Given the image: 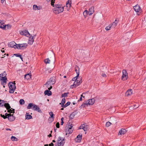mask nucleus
I'll list each match as a JSON object with an SVG mask.
<instances>
[{
  "label": "nucleus",
  "instance_id": "nucleus-14",
  "mask_svg": "<svg viewBox=\"0 0 146 146\" xmlns=\"http://www.w3.org/2000/svg\"><path fill=\"white\" fill-rule=\"evenodd\" d=\"M49 114L50 115V117L48 119V120L50 121V122H52L54 120V114L52 111L49 112Z\"/></svg>",
  "mask_w": 146,
  "mask_h": 146
},
{
  "label": "nucleus",
  "instance_id": "nucleus-46",
  "mask_svg": "<svg viewBox=\"0 0 146 146\" xmlns=\"http://www.w3.org/2000/svg\"><path fill=\"white\" fill-rule=\"evenodd\" d=\"M14 55H15V56H16L17 57H21V56L22 55H20V54H14Z\"/></svg>",
  "mask_w": 146,
  "mask_h": 146
},
{
  "label": "nucleus",
  "instance_id": "nucleus-58",
  "mask_svg": "<svg viewBox=\"0 0 146 146\" xmlns=\"http://www.w3.org/2000/svg\"><path fill=\"white\" fill-rule=\"evenodd\" d=\"M62 108H65V107H66V106H65V105H64V104H62Z\"/></svg>",
  "mask_w": 146,
  "mask_h": 146
},
{
  "label": "nucleus",
  "instance_id": "nucleus-34",
  "mask_svg": "<svg viewBox=\"0 0 146 146\" xmlns=\"http://www.w3.org/2000/svg\"><path fill=\"white\" fill-rule=\"evenodd\" d=\"M11 139L13 141H16L18 140L17 139L16 137L13 136L11 137Z\"/></svg>",
  "mask_w": 146,
  "mask_h": 146
},
{
  "label": "nucleus",
  "instance_id": "nucleus-63",
  "mask_svg": "<svg viewBox=\"0 0 146 146\" xmlns=\"http://www.w3.org/2000/svg\"><path fill=\"white\" fill-rule=\"evenodd\" d=\"M3 74H4V76H5V75H6V73L5 72H4L3 73Z\"/></svg>",
  "mask_w": 146,
  "mask_h": 146
},
{
  "label": "nucleus",
  "instance_id": "nucleus-47",
  "mask_svg": "<svg viewBox=\"0 0 146 146\" xmlns=\"http://www.w3.org/2000/svg\"><path fill=\"white\" fill-rule=\"evenodd\" d=\"M74 116V115H73L71 114L69 116V118L70 119H72L73 118Z\"/></svg>",
  "mask_w": 146,
  "mask_h": 146
},
{
  "label": "nucleus",
  "instance_id": "nucleus-30",
  "mask_svg": "<svg viewBox=\"0 0 146 146\" xmlns=\"http://www.w3.org/2000/svg\"><path fill=\"white\" fill-rule=\"evenodd\" d=\"M50 60L48 58H46L44 60V62L45 63L47 64H49L50 63Z\"/></svg>",
  "mask_w": 146,
  "mask_h": 146
},
{
  "label": "nucleus",
  "instance_id": "nucleus-57",
  "mask_svg": "<svg viewBox=\"0 0 146 146\" xmlns=\"http://www.w3.org/2000/svg\"><path fill=\"white\" fill-rule=\"evenodd\" d=\"M4 76V75L3 74H0V77L1 78L2 77H3Z\"/></svg>",
  "mask_w": 146,
  "mask_h": 146
},
{
  "label": "nucleus",
  "instance_id": "nucleus-20",
  "mask_svg": "<svg viewBox=\"0 0 146 146\" xmlns=\"http://www.w3.org/2000/svg\"><path fill=\"white\" fill-rule=\"evenodd\" d=\"M1 79L3 81L2 83V84L3 85L5 84L6 83V81L7 80V78L6 77V76H4L3 77H2Z\"/></svg>",
  "mask_w": 146,
  "mask_h": 146
},
{
  "label": "nucleus",
  "instance_id": "nucleus-38",
  "mask_svg": "<svg viewBox=\"0 0 146 146\" xmlns=\"http://www.w3.org/2000/svg\"><path fill=\"white\" fill-rule=\"evenodd\" d=\"M55 3V0H51V5L53 7H54V3Z\"/></svg>",
  "mask_w": 146,
  "mask_h": 146
},
{
  "label": "nucleus",
  "instance_id": "nucleus-45",
  "mask_svg": "<svg viewBox=\"0 0 146 146\" xmlns=\"http://www.w3.org/2000/svg\"><path fill=\"white\" fill-rule=\"evenodd\" d=\"M12 108H11V109H9L8 110H8V112H9V113H12Z\"/></svg>",
  "mask_w": 146,
  "mask_h": 146
},
{
  "label": "nucleus",
  "instance_id": "nucleus-53",
  "mask_svg": "<svg viewBox=\"0 0 146 146\" xmlns=\"http://www.w3.org/2000/svg\"><path fill=\"white\" fill-rule=\"evenodd\" d=\"M88 11H87V10H86L84 12V14L86 13V14H87L88 13Z\"/></svg>",
  "mask_w": 146,
  "mask_h": 146
},
{
  "label": "nucleus",
  "instance_id": "nucleus-44",
  "mask_svg": "<svg viewBox=\"0 0 146 146\" xmlns=\"http://www.w3.org/2000/svg\"><path fill=\"white\" fill-rule=\"evenodd\" d=\"M78 77H76V76L75 77H74L72 79V80L73 81H76V80H77V79H78Z\"/></svg>",
  "mask_w": 146,
  "mask_h": 146
},
{
  "label": "nucleus",
  "instance_id": "nucleus-31",
  "mask_svg": "<svg viewBox=\"0 0 146 146\" xmlns=\"http://www.w3.org/2000/svg\"><path fill=\"white\" fill-rule=\"evenodd\" d=\"M26 119H29L32 118V116L29 114L25 116Z\"/></svg>",
  "mask_w": 146,
  "mask_h": 146
},
{
  "label": "nucleus",
  "instance_id": "nucleus-17",
  "mask_svg": "<svg viewBox=\"0 0 146 146\" xmlns=\"http://www.w3.org/2000/svg\"><path fill=\"white\" fill-rule=\"evenodd\" d=\"M34 108H32V109H33L34 110H36V111H37L41 113V111L40 110V109L39 107H38L37 106H36V105H34Z\"/></svg>",
  "mask_w": 146,
  "mask_h": 146
},
{
  "label": "nucleus",
  "instance_id": "nucleus-32",
  "mask_svg": "<svg viewBox=\"0 0 146 146\" xmlns=\"http://www.w3.org/2000/svg\"><path fill=\"white\" fill-rule=\"evenodd\" d=\"M15 44H16L15 42H11L9 44V46L11 47H13Z\"/></svg>",
  "mask_w": 146,
  "mask_h": 146
},
{
  "label": "nucleus",
  "instance_id": "nucleus-51",
  "mask_svg": "<svg viewBox=\"0 0 146 146\" xmlns=\"http://www.w3.org/2000/svg\"><path fill=\"white\" fill-rule=\"evenodd\" d=\"M6 26L7 27L8 29H10L11 27V25H6Z\"/></svg>",
  "mask_w": 146,
  "mask_h": 146
},
{
  "label": "nucleus",
  "instance_id": "nucleus-10",
  "mask_svg": "<svg viewBox=\"0 0 146 146\" xmlns=\"http://www.w3.org/2000/svg\"><path fill=\"white\" fill-rule=\"evenodd\" d=\"M82 135L81 134H79L77 136L75 139V141L76 142H80L82 139Z\"/></svg>",
  "mask_w": 146,
  "mask_h": 146
},
{
  "label": "nucleus",
  "instance_id": "nucleus-7",
  "mask_svg": "<svg viewBox=\"0 0 146 146\" xmlns=\"http://www.w3.org/2000/svg\"><path fill=\"white\" fill-rule=\"evenodd\" d=\"M58 139L57 142L58 143V145H59L60 146H63L65 143V139H62L60 137H58Z\"/></svg>",
  "mask_w": 146,
  "mask_h": 146
},
{
  "label": "nucleus",
  "instance_id": "nucleus-35",
  "mask_svg": "<svg viewBox=\"0 0 146 146\" xmlns=\"http://www.w3.org/2000/svg\"><path fill=\"white\" fill-rule=\"evenodd\" d=\"M76 82H77V83H78V85H79L80 84H81L82 82V80L81 79V78H80V80H79L77 79L76 80Z\"/></svg>",
  "mask_w": 146,
  "mask_h": 146
},
{
  "label": "nucleus",
  "instance_id": "nucleus-6",
  "mask_svg": "<svg viewBox=\"0 0 146 146\" xmlns=\"http://www.w3.org/2000/svg\"><path fill=\"white\" fill-rule=\"evenodd\" d=\"M88 128V126L86 124H82L80 127L79 129H83L84 131H86Z\"/></svg>",
  "mask_w": 146,
  "mask_h": 146
},
{
  "label": "nucleus",
  "instance_id": "nucleus-24",
  "mask_svg": "<svg viewBox=\"0 0 146 146\" xmlns=\"http://www.w3.org/2000/svg\"><path fill=\"white\" fill-rule=\"evenodd\" d=\"M56 80L54 77H52L50 78L48 81L50 83H52V84H54L56 82Z\"/></svg>",
  "mask_w": 146,
  "mask_h": 146
},
{
  "label": "nucleus",
  "instance_id": "nucleus-1",
  "mask_svg": "<svg viewBox=\"0 0 146 146\" xmlns=\"http://www.w3.org/2000/svg\"><path fill=\"white\" fill-rule=\"evenodd\" d=\"M53 9V11L55 14H58L64 11V7L60 4H55Z\"/></svg>",
  "mask_w": 146,
  "mask_h": 146
},
{
  "label": "nucleus",
  "instance_id": "nucleus-60",
  "mask_svg": "<svg viewBox=\"0 0 146 146\" xmlns=\"http://www.w3.org/2000/svg\"><path fill=\"white\" fill-rule=\"evenodd\" d=\"M82 100V98L80 97L79 100H78V101H81Z\"/></svg>",
  "mask_w": 146,
  "mask_h": 146
},
{
  "label": "nucleus",
  "instance_id": "nucleus-9",
  "mask_svg": "<svg viewBox=\"0 0 146 146\" xmlns=\"http://www.w3.org/2000/svg\"><path fill=\"white\" fill-rule=\"evenodd\" d=\"M20 34L23 35H25L29 37L30 36V34L28 31L26 30H24L20 32Z\"/></svg>",
  "mask_w": 146,
  "mask_h": 146
},
{
  "label": "nucleus",
  "instance_id": "nucleus-55",
  "mask_svg": "<svg viewBox=\"0 0 146 146\" xmlns=\"http://www.w3.org/2000/svg\"><path fill=\"white\" fill-rule=\"evenodd\" d=\"M11 114L10 113H6L5 114V116H7V117H8L9 116V115L10 114Z\"/></svg>",
  "mask_w": 146,
  "mask_h": 146
},
{
  "label": "nucleus",
  "instance_id": "nucleus-42",
  "mask_svg": "<svg viewBox=\"0 0 146 146\" xmlns=\"http://www.w3.org/2000/svg\"><path fill=\"white\" fill-rule=\"evenodd\" d=\"M0 115L1 117H2L4 119H6L7 118V116H5L4 115H3L2 114H0Z\"/></svg>",
  "mask_w": 146,
  "mask_h": 146
},
{
  "label": "nucleus",
  "instance_id": "nucleus-13",
  "mask_svg": "<svg viewBox=\"0 0 146 146\" xmlns=\"http://www.w3.org/2000/svg\"><path fill=\"white\" fill-rule=\"evenodd\" d=\"M133 8L134 10L136 12H138L141 10L140 7L138 5H136L133 7Z\"/></svg>",
  "mask_w": 146,
  "mask_h": 146
},
{
  "label": "nucleus",
  "instance_id": "nucleus-48",
  "mask_svg": "<svg viewBox=\"0 0 146 146\" xmlns=\"http://www.w3.org/2000/svg\"><path fill=\"white\" fill-rule=\"evenodd\" d=\"M13 48H15V49H16V48L18 49H19V47H18V46H17L15 44L14 45V46H13Z\"/></svg>",
  "mask_w": 146,
  "mask_h": 146
},
{
  "label": "nucleus",
  "instance_id": "nucleus-19",
  "mask_svg": "<svg viewBox=\"0 0 146 146\" xmlns=\"http://www.w3.org/2000/svg\"><path fill=\"white\" fill-rule=\"evenodd\" d=\"M94 7H92L90 8L88 13L89 15H91L94 12Z\"/></svg>",
  "mask_w": 146,
  "mask_h": 146
},
{
  "label": "nucleus",
  "instance_id": "nucleus-52",
  "mask_svg": "<svg viewBox=\"0 0 146 146\" xmlns=\"http://www.w3.org/2000/svg\"><path fill=\"white\" fill-rule=\"evenodd\" d=\"M78 83H77V82H76V81H75L74 83V85L75 86H78Z\"/></svg>",
  "mask_w": 146,
  "mask_h": 146
},
{
  "label": "nucleus",
  "instance_id": "nucleus-28",
  "mask_svg": "<svg viewBox=\"0 0 146 146\" xmlns=\"http://www.w3.org/2000/svg\"><path fill=\"white\" fill-rule=\"evenodd\" d=\"M31 74L29 73L25 75V78L27 79H29L31 78Z\"/></svg>",
  "mask_w": 146,
  "mask_h": 146
},
{
  "label": "nucleus",
  "instance_id": "nucleus-54",
  "mask_svg": "<svg viewBox=\"0 0 146 146\" xmlns=\"http://www.w3.org/2000/svg\"><path fill=\"white\" fill-rule=\"evenodd\" d=\"M102 77H106V75L105 74H102Z\"/></svg>",
  "mask_w": 146,
  "mask_h": 146
},
{
  "label": "nucleus",
  "instance_id": "nucleus-11",
  "mask_svg": "<svg viewBox=\"0 0 146 146\" xmlns=\"http://www.w3.org/2000/svg\"><path fill=\"white\" fill-rule=\"evenodd\" d=\"M18 47L20 49H23V48H26L27 46V43H25L21 44H19L18 45Z\"/></svg>",
  "mask_w": 146,
  "mask_h": 146
},
{
  "label": "nucleus",
  "instance_id": "nucleus-25",
  "mask_svg": "<svg viewBox=\"0 0 146 146\" xmlns=\"http://www.w3.org/2000/svg\"><path fill=\"white\" fill-rule=\"evenodd\" d=\"M118 21L117 19L115 20L114 22H113L111 24H110L111 25V27L113 26L114 28H115L117 26Z\"/></svg>",
  "mask_w": 146,
  "mask_h": 146
},
{
  "label": "nucleus",
  "instance_id": "nucleus-36",
  "mask_svg": "<svg viewBox=\"0 0 146 146\" xmlns=\"http://www.w3.org/2000/svg\"><path fill=\"white\" fill-rule=\"evenodd\" d=\"M20 104L21 105H23L24 104L25 102L23 99H21L19 101Z\"/></svg>",
  "mask_w": 146,
  "mask_h": 146
},
{
  "label": "nucleus",
  "instance_id": "nucleus-22",
  "mask_svg": "<svg viewBox=\"0 0 146 146\" xmlns=\"http://www.w3.org/2000/svg\"><path fill=\"white\" fill-rule=\"evenodd\" d=\"M75 70L77 74L76 77H78L79 75L80 68L78 66H77L75 68Z\"/></svg>",
  "mask_w": 146,
  "mask_h": 146
},
{
  "label": "nucleus",
  "instance_id": "nucleus-15",
  "mask_svg": "<svg viewBox=\"0 0 146 146\" xmlns=\"http://www.w3.org/2000/svg\"><path fill=\"white\" fill-rule=\"evenodd\" d=\"M133 94L132 90L129 89L125 93V96H129Z\"/></svg>",
  "mask_w": 146,
  "mask_h": 146
},
{
  "label": "nucleus",
  "instance_id": "nucleus-56",
  "mask_svg": "<svg viewBox=\"0 0 146 146\" xmlns=\"http://www.w3.org/2000/svg\"><path fill=\"white\" fill-rule=\"evenodd\" d=\"M49 146H53L54 144L52 143H51L49 145Z\"/></svg>",
  "mask_w": 146,
  "mask_h": 146
},
{
  "label": "nucleus",
  "instance_id": "nucleus-29",
  "mask_svg": "<svg viewBox=\"0 0 146 146\" xmlns=\"http://www.w3.org/2000/svg\"><path fill=\"white\" fill-rule=\"evenodd\" d=\"M3 106H4L6 108L7 110L10 109L11 108L9 104L7 103H4Z\"/></svg>",
  "mask_w": 146,
  "mask_h": 146
},
{
  "label": "nucleus",
  "instance_id": "nucleus-27",
  "mask_svg": "<svg viewBox=\"0 0 146 146\" xmlns=\"http://www.w3.org/2000/svg\"><path fill=\"white\" fill-rule=\"evenodd\" d=\"M44 94L45 95H47L48 96H50L52 95V92L49 90H46L44 91Z\"/></svg>",
  "mask_w": 146,
  "mask_h": 146
},
{
  "label": "nucleus",
  "instance_id": "nucleus-40",
  "mask_svg": "<svg viewBox=\"0 0 146 146\" xmlns=\"http://www.w3.org/2000/svg\"><path fill=\"white\" fill-rule=\"evenodd\" d=\"M111 27V25H109V26L106 27L105 28V29L107 31L110 30V28Z\"/></svg>",
  "mask_w": 146,
  "mask_h": 146
},
{
  "label": "nucleus",
  "instance_id": "nucleus-3",
  "mask_svg": "<svg viewBox=\"0 0 146 146\" xmlns=\"http://www.w3.org/2000/svg\"><path fill=\"white\" fill-rule=\"evenodd\" d=\"M15 83L14 82H10L8 84L10 90L9 92L10 93H13L14 90L16 88V86H15Z\"/></svg>",
  "mask_w": 146,
  "mask_h": 146
},
{
  "label": "nucleus",
  "instance_id": "nucleus-62",
  "mask_svg": "<svg viewBox=\"0 0 146 146\" xmlns=\"http://www.w3.org/2000/svg\"><path fill=\"white\" fill-rule=\"evenodd\" d=\"M74 84L73 85H71V86H70V88H73V86H74Z\"/></svg>",
  "mask_w": 146,
  "mask_h": 146
},
{
  "label": "nucleus",
  "instance_id": "nucleus-64",
  "mask_svg": "<svg viewBox=\"0 0 146 146\" xmlns=\"http://www.w3.org/2000/svg\"><path fill=\"white\" fill-rule=\"evenodd\" d=\"M56 146H60V145H58V143H57V144L56 145Z\"/></svg>",
  "mask_w": 146,
  "mask_h": 146
},
{
  "label": "nucleus",
  "instance_id": "nucleus-37",
  "mask_svg": "<svg viewBox=\"0 0 146 146\" xmlns=\"http://www.w3.org/2000/svg\"><path fill=\"white\" fill-rule=\"evenodd\" d=\"M111 124V123L110 122H107L106 124V126L108 127L110 126Z\"/></svg>",
  "mask_w": 146,
  "mask_h": 146
},
{
  "label": "nucleus",
  "instance_id": "nucleus-12",
  "mask_svg": "<svg viewBox=\"0 0 146 146\" xmlns=\"http://www.w3.org/2000/svg\"><path fill=\"white\" fill-rule=\"evenodd\" d=\"M8 120L10 121H14L15 118V117L13 116V114H10L8 117H7Z\"/></svg>",
  "mask_w": 146,
  "mask_h": 146
},
{
  "label": "nucleus",
  "instance_id": "nucleus-41",
  "mask_svg": "<svg viewBox=\"0 0 146 146\" xmlns=\"http://www.w3.org/2000/svg\"><path fill=\"white\" fill-rule=\"evenodd\" d=\"M65 102V99L64 98H63L62 99L61 103H60V104H64Z\"/></svg>",
  "mask_w": 146,
  "mask_h": 146
},
{
  "label": "nucleus",
  "instance_id": "nucleus-26",
  "mask_svg": "<svg viewBox=\"0 0 146 146\" xmlns=\"http://www.w3.org/2000/svg\"><path fill=\"white\" fill-rule=\"evenodd\" d=\"M35 105V104H34L32 103H30L27 106V108L28 109H31L32 108H34V105Z\"/></svg>",
  "mask_w": 146,
  "mask_h": 146
},
{
  "label": "nucleus",
  "instance_id": "nucleus-23",
  "mask_svg": "<svg viewBox=\"0 0 146 146\" xmlns=\"http://www.w3.org/2000/svg\"><path fill=\"white\" fill-rule=\"evenodd\" d=\"M71 1H70V0H68L67 2H66V7L68 8V10L70 8L71 6Z\"/></svg>",
  "mask_w": 146,
  "mask_h": 146
},
{
  "label": "nucleus",
  "instance_id": "nucleus-18",
  "mask_svg": "<svg viewBox=\"0 0 146 146\" xmlns=\"http://www.w3.org/2000/svg\"><path fill=\"white\" fill-rule=\"evenodd\" d=\"M29 41H28V44L31 45L32 44L33 42H34V40H33V36H29Z\"/></svg>",
  "mask_w": 146,
  "mask_h": 146
},
{
  "label": "nucleus",
  "instance_id": "nucleus-61",
  "mask_svg": "<svg viewBox=\"0 0 146 146\" xmlns=\"http://www.w3.org/2000/svg\"><path fill=\"white\" fill-rule=\"evenodd\" d=\"M5 1V0H1V3H3Z\"/></svg>",
  "mask_w": 146,
  "mask_h": 146
},
{
  "label": "nucleus",
  "instance_id": "nucleus-50",
  "mask_svg": "<svg viewBox=\"0 0 146 146\" xmlns=\"http://www.w3.org/2000/svg\"><path fill=\"white\" fill-rule=\"evenodd\" d=\"M56 127L57 128H59L60 127V124L59 122H57L56 125Z\"/></svg>",
  "mask_w": 146,
  "mask_h": 146
},
{
  "label": "nucleus",
  "instance_id": "nucleus-16",
  "mask_svg": "<svg viewBox=\"0 0 146 146\" xmlns=\"http://www.w3.org/2000/svg\"><path fill=\"white\" fill-rule=\"evenodd\" d=\"M33 9L34 10H40L42 9V7L40 5L37 6L36 5H33Z\"/></svg>",
  "mask_w": 146,
  "mask_h": 146
},
{
  "label": "nucleus",
  "instance_id": "nucleus-59",
  "mask_svg": "<svg viewBox=\"0 0 146 146\" xmlns=\"http://www.w3.org/2000/svg\"><path fill=\"white\" fill-rule=\"evenodd\" d=\"M85 94H86V93H83L82 94V95H81V97H82V98L83 97V95H84H84H85Z\"/></svg>",
  "mask_w": 146,
  "mask_h": 146
},
{
  "label": "nucleus",
  "instance_id": "nucleus-43",
  "mask_svg": "<svg viewBox=\"0 0 146 146\" xmlns=\"http://www.w3.org/2000/svg\"><path fill=\"white\" fill-rule=\"evenodd\" d=\"M6 27V25H3V26H2V25L1 24V25H0V28L3 29H5V28Z\"/></svg>",
  "mask_w": 146,
  "mask_h": 146
},
{
  "label": "nucleus",
  "instance_id": "nucleus-49",
  "mask_svg": "<svg viewBox=\"0 0 146 146\" xmlns=\"http://www.w3.org/2000/svg\"><path fill=\"white\" fill-rule=\"evenodd\" d=\"M70 102H68L66 104H65V106H68L70 104Z\"/></svg>",
  "mask_w": 146,
  "mask_h": 146
},
{
  "label": "nucleus",
  "instance_id": "nucleus-2",
  "mask_svg": "<svg viewBox=\"0 0 146 146\" xmlns=\"http://www.w3.org/2000/svg\"><path fill=\"white\" fill-rule=\"evenodd\" d=\"M94 98H92L89 99L88 100V102H87L86 103H83L82 105L80 106V108H82L83 107H86L88 105H92L94 104L95 102Z\"/></svg>",
  "mask_w": 146,
  "mask_h": 146
},
{
  "label": "nucleus",
  "instance_id": "nucleus-5",
  "mask_svg": "<svg viewBox=\"0 0 146 146\" xmlns=\"http://www.w3.org/2000/svg\"><path fill=\"white\" fill-rule=\"evenodd\" d=\"M123 75L121 79L123 80H125L128 78L127 73L125 70H123Z\"/></svg>",
  "mask_w": 146,
  "mask_h": 146
},
{
  "label": "nucleus",
  "instance_id": "nucleus-33",
  "mask_svg": "<svg viewBox=\"0 0 146 146\" xmlns=\"http://www.w3.org/2000/svg\"><path fill=\"white\" fill-rule=\"evenodd\" d=\"M69 94V92L64 93L62 95V97H65L68 96V95Z\"/></svg>",
  "mask_w": 146,
  "mask_h": 146
},
{
  "label": "nucleus",
  "instance_id": "nucleus-4",
  "mask_svg": "<svg viewBox=\"0 0 146 146\" xmlns=\"http://www.w3.org/2000/svg\"><path fill=\"white\" fill-rule=\"evenodd\" d=\"M72 126L71 125H68V126L66 127L65 131L66 133V135H67V134H70L72 132L73 129L72 128Z\"/></svg>",
  "mask_w": 146,
  "mask_h": 146
},
{
  "label": "nucleus",
  "instance_id": "nucleus-39",
  "mask_svg": "<svg viewBox=\"0 0 146 146\" xmlns=\"http://www.w3.org/2000/svg\"><path fill=\"white\" fill-rule=\"evenodd\" d=\"M5 101L0 99V106H3L4 104Z\"/></svg>",
  "mask_w": 146,
  "mask_h": 146
},
{
  "label": "nucleus",
  "instance_id": "nucleus-8",
  "mask_svg": "<svg viewBox=\"0 0 146 146\" xmlns=\"http://www.w3.org/2000/svg\"><path fill=\"white\" fill-rule=\"evenodd\" d=\"M52 85V83H50L48 81L44 84V86L46 87V88H48L49 90H50L52 88V87L51 86V85Z\"/></svg>",
  "mask_w": 146,
  "mask_h": 146
},
{
  "label": "nucleus",
  "instance_id": "nucleus-21",
  "mask_svg": "<svg viewBox=\"0 0 146 146\" xmlns=\"http://www.w3.org/2000/svg\"><path fill=\"white\" fill-rule=\"evenodd\" d=\"M127 132L126 130L125 129H122L120 130L119 132L118 135H123L125 133Z\"/></svg>",
  "mask_w": 146,
  "mask_h": 146
}]
</instances>
